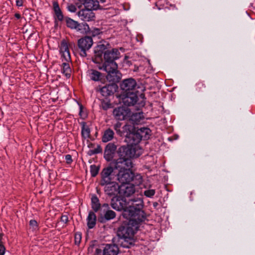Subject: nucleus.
Returning <instances> with one entry per match:
<instances>
[{
	"mask_svg": "<svg viewBox=\"0 0 255 255\" xmlns=\"http://www.w3.org/2000/svg\"><path fill=\"white\" fill-rule=\"evenodd\" d=\"M101 31L100 29L94 28L92 29L90 33L93 36H96L101 33Z\"/></svg>",
	"mask_w": 255,
	"mask_h": 255,
	"instance_id": "58836bf2",
	"label": "nucleus"
},
{
	"mask_svg": "<svg viewBox=\"0 0 255 255\" xmlns=\"http://www.w3.org/2000/svg\"><path fill=\"white\" fill-rule=\"evenodd\" d=\"M117 86L115 84L107 85L100 89V92L104 97H107L114 94L116 91Z\"/></svg>",
	"mask_w": 255,
	"mask_h": 255,
	"instance_id": "a211bd4d",
	"label": "nucleus"
},
{
	"mask_svg": "<svg viewBox=\"0 0 255 255\" xmlns=\"http://www.w3.org/2000/svg\"><path fill=\"white\" fill-rule=\"evenodd\" d=\"M116 217V213L112 210L107 211L105 214V218L107 220L114 219Z\"/></svg>",
	"mask_w": 255,
	"mask_h": 255,
	"instance_id": "7c9ffc66",
	"label": "nucleus"
},
{
	"mask_svg": "<svg viewBox=\"0 0 255 255\" xmlns=\"http://www.w3.org/2000/svg\"><path fill=\"white\" fill-rule=\"evenodd\" d=\"M82 127L81 133L82 137L85 139L88 138L90 136V129L85 122L82 123Z\"/></svg>",
	"mask_w": 255,
	"mask_h": 255,
	"instance_id": "cd10ccee",
	"label": "nucleus"
},
{
	"mask_svg": "<svg viewBox=\"0 0 255 255\" xmlns=\"http://www.w3.org/2000/svg\"><path fill=\"white\" fill-rule=\"evenodd\" d=\"M113 168L110 166L104 168L101 172L102 179L100 182L101 186H104L107 184L113 182L112 173Z\"/></svg>",
	"mask_w": 255,
	"mask_h": 255,
	"instance_id": "9b49d317",
	"label": "nucleus"
},
{
	"mask_svg": "<svg viewBox=\"0 0 255 255\" xmlns=\"http://www.w3.org/2000/svg\"><path fill=\"white\" fill-rule=\"evenodd\" d=\"M101 107L104 110H107L111 107V104L109 102L103 101L101 103Z\"/></svg>",
	"mask_w": 255,
	"mask_h": 255,
	"instance_id": "e433bc0d",
	"label": "nucleus"
},
{
	"mask_svg": "<svg viewBox=\"0 0 255 255\" xmlns=\"http://www.w3.org/2000/svg\"><path fill=\"white\" fill-rule=\"evenodd\" d=\"M29 225L30 228L33 230H36L38 229V224L37 222L34 220H31L29 222Z\"/></svg>",
	"mask_w": 255,
	"mask_h": 255,
	"instance_id": "f704fd0d",
	"label": "nucleus"
},
{
	"mask_svg": "<svg viewBox=\"0 0 255 255\" xmlns=\"http://www.w3.org/2000/svg\"><path fill=\"white\" fill-rule=\"evenodd\" d=\"M206 86L202 82H199L196 84L195 89L197 92H202L205 88Z\"/></svg>",
	"mask_w": 255,
	"mask_h": 255,
	"instance_id": "473e14b6",
	"label": "nucleus"
},
{
	"mask_svg": "<svg viewBox=\"0 0 255 255\" xmlns=\"http://www.w3.org/2000/svg\"><path fill=\"white\" fill-rule=\"evenodd\" d=\"M63 62L62 65V72L66 77L69 78L71 76V70L69 64V62H66L65 61H62Z\"/></svg>",
	"mask_w": 255,
	"mask_h": 255,
	"instance_id": "a878e982",
	"label": "nucleus"
},
{
	"mask_svg": "<svg viewBox=\"0 0 255 255\" xmlns=\"http://www.w3.org/2000/svg\"><path fill=\"white\" fill-rule=\"evenodd\" d=\"M90 172L92 176H96L99 172V168L95 165H92L90 166Z\"/></svg>",
	"mask_w": 255,
	"mask_h": 255,
	"instance_id": "2f4dec72",
	"label": "nucleus"
},
{
	"mask_svg": "<svg viewBox=\"0 0 255 255\" xmlns=\"http://www.w3.org/2000/svg\"><path fill=\"white\" fill-rule=\"evenodd\" d=\"M140 98L142 99V100L138 103V104L140 106H143L144 105V102L143 101L144 98V95L142 94H141L139 96Z\"/></svg>",
	"mask_w": 255,
	"mask_h": 255,
	"instance_id": "c03bdc74",
	"label": "nucleus"
},
{
	"mask_svg": "<svg viewBox=\"0 0 255 255\" xmlns=\"http://www.w3.org/2000/svg\"><path fill=\"white\" fill-rule=\"evenodd\" d=\"M82 235L80 233H76L75 235V243L76 245H79L81 242Z\"/></svg>",
	"mask_w": 255,
	"mask_h": 255,
	"instance_id": "72a5a7b5",
	"label": "nucleus"
},
{
	"mask_svg": "<svg viewBox=\"0 0 255 255\" xmlns=\"http://www.w3.org/2000/svg\"><path fill=\"white\" fill-rule=\"evenodd\" d=\"M151 130L147 128L137 129L134 134H130L132 139V144L137 145L142 139H147L149 138Z\"/></svg>",
	"mask_w": 255,
	"mask_h": 255,
	"instance_id": "423d86ee",
	"label": "nucleus"
},
{
	"mask_svg": "<svg viewBox=\"0 0 255 255\" xmlns=\"http://www.w3.org/2000/svg\"><path fill=\"white\" fill-rule=\"evenodd\" d=\"M106 46L104 44L100 43L95 48V53L97 57H101L103 53L106 51Z\"/></svg>",
	"mask_w": 255,
	"mask_h": 255,
	"instance_id": "bb28decb",
	"label": "nucleus"
},
{
	"mask_svg": "<svg viewBox=\"0 0 255 255\" xmlns=\"http://www.w3.org/2000/svg\"><path fill=\"white\" fill-rule=\"evenodd\" d=\"M60 52L61 54L62 61L70 62L71 57L68 48V43L65 40H62L60 45Z\"/></svg>",
	"mask_w": 255,
	"mask_h": 255,
	"instance_id": "f8f14e48",
	"label": "nucleus"
},
{
	"mask_svg": "<svg viewBox=\"0 0 255 255\" xmlns=\"http://www.w3.org/2000/svg\"><path fill=\"white\" fill-rule=\"evenodd\" d=\"M91 202H92V207L93 209L97 212L100 209L101 205L99 202V200L96 195H94L92 196L91 198Z\"/></svg>",
	"mask_w": 255,
	"mask_h": 255,
	"instance_id": "c85d7f7f",
	"label": "nucleus"
},
{
	"mask_svg": "<svg viewBox=\"0 0 255 255\" xmlns=\"http://www.w3.org/2000/svg\"><path fill=\"white\" fill-rule=\"evenodd\" d=\"M120 57V52L117 49L108 50L105 52L104 58L105 62L99 69L103 70L108 73V75L117 74L118 71V64L115 60Z\"/></svg>",
	"mask_w": 255,
	"mask_h": 255,
	"instance_id": "20e7f679",
	"label": "nucleus"
},
{
	"mask_svg": "<svg viewBox=\"0 0 255 255\" xmlns=\"http://www.w3.org/2000/svg\"><path fill=\"white\" fill-rule=\"evenodd\" d=\"M100 1L101 3H104L106 1V0H100Z\"/></svg>",
	"mask_w": 255,
	"mask_h": 255,
	"instance_id": "603ef678",
	"label": "nucleus"
},
{
	"mask_svg": "<svg viewBox=\"0 0 255 255\" xmlns=\"http://www.w3.org/2000/svg\"><path fill=\"white\" fill-rule=\"evenodd\" d=\"M111 206L116 210H123V216L125 218H131L133 214L136 213L138 217L137 219L140 220L143 214V202L140 198L128 200L125 198H113L111 201Z\"/></svg>",
	"mask_w": 255,
	"mask_h": 255,
	"instance_id": "f257e3e1",
	"label": "nucleus"
},
{
	"mask_svg": "<svg viewBox=\"0 0 255 255\" xmlns=\"http://www.w3.org/2000/svg\"><path fill=\"white\" fill-rule=\"evenodd\" d=\"M122 126L121 123L118 122L114 125V129L118 134L122 135V132L120 131V128Z\"/></svg>",
	"mask_w": 255,
	"mask_h": 255,
	"instance_id": "4c0bfd02",
	"label": "nucleus"
},
{
	"mask_svg": "<svg viewBox=\"0 0 255 255\" xmlns=\"http://www.w3.org/2000/svg\"><path fill=\"white\" fill-rule=\"evenodd\" d=\"M119 162L128 168L132 167L131 158L139 156L142 153V149L136 144L128 143L127 146H122L118 149Z\"/></svg>",
	"mask_w": 255,
	"mask_h": 255,
	"instance_id": "7ed1b4c3",
	"label": "nucleus"
},
{
	"mask_svg": "<svg viewBox=\"0 0 255 255\" xmlns=\"http://www.w3.org/2000/svg\"><path fill=\"white\" fill-rule=\"evenodd\" d=\"M132 181L134 182V184L136 185H140L142 182V176L140 174H134V177Z\"/></svg>",
	"mask_w": 255,
	"mask_h": 255,
	"instance_id": "c756f323",
	"label": "nucleus"
},
{
	"mask_svg": "<svg viewBox=\"0 0 255 255\" xmlns=\"http://www.w3.org/2000/svg\"><path fill=\"white\" fill-rule=\"evenodd\" d=\"M68 10L71 12H75L77 10V7L73 4H70L67 6Z\"/></svg>",
	"mask_w": 255,
	"mask_h": 255,
	"instance_id": "ea45409f",
	"label": "nucleus"
},
{
	"mask_svg": "<svg viewBox=\"0 0 255 255\" xmlns=\"http://www.w3.org/2000/svg\"><path fill=\"white\" fill-rule=\"evenodd\" d=\"M78 0L80 1V2H83V3L89 2V0Z\"/></svg>",
	"mask_w": 255,
	"mask_h": 255,
	"instance_id": "3c124183",
	"label": "nucleus"
},
{
	"mask_svg": "<svg viewBox=\"0 0 255 255\" xmlns=\"http://www.w3.org/2000/svg\"><path fill=\"white\" fill-rule=\"evenodd\" d=\"M65 21L66 25L68 27L71 29H77L78 31L80 30V28H79L80 26V24L77 21L69 17H66L65 18Z\"/></svg>",
	"mask_w": 255,
	"mask_h": 255,
	"instance_id": "4be33fe9",
	"label": "nucleus"
},
{
	"mask_svg": "<svg viewBox=\"0 0 255 255\" xmlns=\"http://www.w3.org/2000/svg\"><path fill=\"white\" fill-rule=\"evenodd\" d=\"M136 82L133 79L129 78L124 80L121 85L123 93L135 92Z\"/></svg>",
	"mask_w": 255,
	"mask_h": 255,
	"instance_id": "1a4fd4ad",
	"label": "nucleus"
},
{
	"mask_svg": "<svg viewBox=\"0 0 255 255\" xmlns=\"http://www.w3.org/2000/svg\"><path fill=\"white\" fill-rule=\"evenodd\" d=\"M114 132L110 128L106 129L102 136V141L104 142H107L112 140L114 138Z\"/></svg>",
	"mask_w": 255,
	"mask_h": 255,
	"instance_id": "5701e85b",
	"label": "nucleus"
},
{
	"mask_svg": "<svg viewBox=\"0 0 255 255\" xmlns=\"http://www.w3.org/2000/svg\"><path fill=\"white\" fill-rule=\"evenodd\" d=\"M144 119L142 112L131 113L128 117V120L131 122L133 124H138L141 120Z\"/></svg>",
	"mask_w": 255,
	"mask_h": 255,
	"instance_id": "aec40b11",
	"label": "nucleus"
},
{
	"mask_svg": "<svg viewBox=\"0 0 255 255\" xmlns=\"http://www.w3.org/2000/svg\"><path fill=\"white\" fill-rule=\"evenodd\" d=\"M53 6L55 19L59 21H62L64 17L58 3L57 2H54Z\"/></svg>",
	"mask_w": 255,
	"mask_h": 255,
	"instance_id": "412c9836",
	"label": "nucleus"
},
{
	"mask_svg": "<svg viewBox=\"0 0 255 255\" xmlns=\"http://www.w3.org/2000/svg\"><path fill=\"white\" fill-rule=\"evenodd\" d=\"M117 149L116 145L113 143H109L106 146L104 151V157L106 160L110 161L112 160Z\"/></svg>",
	"mask_w": 255,
	"mask_h": 255,
	"instance_id": "4468645a",
	"label": "nucleus"
},
{
	"mask_svg": "<svg viewBox=\"0 0 255 255\" xmlns=\"http://www.w3.org/2000/svg\"><path fill=\"white\" fill-rule=\"evenodd\" d=\"M119 248L115 245H106L103 250L104 255H117Z\"/></svg>",
	"mask_w": 255,
	"mask_h": 255,
	"instance_id": "6ab92c4d",
	"label": "nucleus"
},
{
	"mask_svg": "<svg viewBox=\"0 0 255 255\" xmlns=\"http://www.w3.org/2000/svg\"><path fill=\"white\" fill-rule=\"evenodd\" d=\"M80 110L79 115L82 118L84 119L86 117V114L83 112V107L81 105L80 106Z\"/></svg>",
	"mask_w": 255,
	"mask_h": 255,
	"instance_id": "79ce46f5",
	"label": "nucleus"
},
{
	"mask_svg": "<svg viewBox=\"0 0 255 255\" xmlns=\"http://www.w3.org/2000/svg\"><path fill=\"white\" fill-rule=\"evenodd\" d=\"M135 192L134 186L133 184H123L120 187L119 193L125 196L128 197L133 194Z\"/></svg>",
	"mask_w": 255,
	"mask_h": 255,
	"instance_id": "2eb2a0df",
	"label": "nucleus"
},
{
	"mask_svg": "<svg viewBox=\"0 0 255 255\" xmlns=\"http://www.w3.org/2000/svg\"><path fill=\"white\" fill-rule=\"evenodd\" d=\"M123 131L122 133L125 134V140L128 143L132 144V139L130 136L131 134H134L135 132H134V127L130 125H126L123 128Z\"/></svg>",
	"mask_w": 255,
	"mask_h": 255,
	"instance_id": "f3484780",
	"label": "nucleus"
},
{
	"mask_svg": "<svg viewBox=\"0 0 255 255\" xmlns=\"http://www.w3.org/2000/svg\"><path fill=\"white\" fill-rule=\"evenodd\" d=\"M5 248L3 244H0V255H3L5 253Z\"/></svg>",
	"mask_w": 255,
	"mask_h": 255,
	"instance_id": "37998d69",
	"label": "nucleus"
},
{
	"mask_svg": "<svg viewBox=\"0 0 255 255\" xmlns=\"http://www.w3.org/2000/svg\"><path fill=\"white\" fill-rule=\"evenodd\" d=\"M61 221L64 224H66L68 221V218L67 215H63L61 217Z\"/></svg>",
	"mask_w": 255,
	"mask_h": 255,
	"instance_id": "a18cd8bd",
	"label": "nucleus"
},
{
	"mask_svg": "<svg viewBox=\"0 0 255 255\" xmlns=\"http://www.w3.org/2000/svg\"><path fill=\"white\" fill-rule=\"evenodd\" d=\"M104 186L105 192L109 195H115L119 193L120 187L116 182L107 184Z\"/></svg>",
	"mask_w": 255,
	"mask_h": 255,
	"instance_id": "dca6fc26",
	"label": "nucleus"
},
{
	"mask_svg": "<svg viewBox=\"0 0 255 255\" xmlns=\"http://www.w3.org/2000/svg\"><path fill=\"white\" fill-rule=\"evenodd\" d=\"M97 253H98V250H97Z\"/></svg>",
	"mask_w": 255,
	"mask_h": 255,
	"instance_id": "864d4df0",
	"label": "nucleus"
},
{
	"mask_svg": "<svg viewBox=\"0 0 255 255\" xmlns=\"http://www.w3.org/2000/svg\"><path fill=\"white\" fill-rule=\"evenodd\" d=\"M3 234L2 233L0 234V244H2L1 241Z\"/></svg>",
	"mask_w": 255,
	"mask_h": 255,
	"instance_id": "8fccbe9b",
	"label": "nucleus"
},
{
	"mask_svg": "<svg viewBox=\"0 0 255 255\" xmlns=\"http://www.w3.org/2000/svg\"><path fill=\"white\" fill-rule=\"evenodd\" d=\"M96 222V216L94 213L90 212L87 218V226L89 229L94 227Z\"/></svg>",
	"mask_w": 255,
	"mask_h": 255,
	"instance_id": "b1692460",
	"label": "nucleus"
},
{
	"mask_svg": "<svg viewBox=\"0 0 255 255\" xmlns=\"http://www.w3.org/2000/svg\"><path fill=\"white\" fill-rule=\"evenodd\" d=\"M65 159L68 163H70L72 161V157L70 154H67L65 156Z\"/></svg>",
	"mask_w": 255,
	"mask_h": 255,
	"instance_id": "49530a36",
	"label": "nucleus"
},
{
	"mask_svg": "<svg viewBox=\"0 0 255 255\" xmlns=\"http://www.w3.org/2000/svg\"><path fill=\"white\" fill-rule=\"evenodd\" d=\"M79 17L83 21H89L94 20L95 14L89 9H83L77 13Z\"/></svg>",
	"mask_w": 255,
	"mask_h": 255,
	"instance_id": "ddd939ff",
	"label": "nucleus"
},
{
	"mask_svg": "<svg viewBox=\"0 0 255 255\" xmlns=\"http://www.w3.org/2000/svg\"><path fill=\"white\" fill-rule=\"evenodd\" d=\"M155 190L153 189H150L145 190L144 192V195L148 197H151L155 194Z\"/></svg>",
	"mask_w": 255,
	"mask_h": 255,
	"instance_id": "c9c22d12",
	"label": "nucleus"
},
{
	"mask_svg": "<svg viewBox=\"0 0 255 255\" xmlns=\"http://www.w3.org/2000/svg\"><path fill=\"white\" fill-rule=\"evenodd\" d=\"M121 96L123 103L127 106H133L137 102L138 97L136 92L123 93Z\"/></svg>",
	"mask_w": 255,
	"mask_h": 255,
	"instance_id": "9d476101",
	"label": "nucleus"
},
{
	"mask_svg": "<svg viewBox=\"0 0 255 255\" xmlns=\"http://www.w3.org/2000/svg\"><path fill=\"white\" fill-rule=\"evenodd\" d=\"M102 151V150L101 147L100 146H97V148H95L94 150H91V152L93 154H96L101 152Z\"/></svg>",
	"mask_w": 255,
	"mask_h": 255,
	"instance_id": "a19ab883",
	"label": "nucleus"
},
{
	"mask_svg": "<svg viewBox=\"0 0 255 255\" xmlns=\"http://www.w3.org/2000/svg\"><path fill=\"white\" fill-rule=\"evenodd\" d=\"M14 16H15V17L17 19H19V18H21V15H20V14H19V13H15V14H14Z\"/></svg>",
	"mask_w": 255,
	"mask_h": 255,
	"instance_id": "09e8293b",
	"label": "nucleus"
},
{
	"mask_svg": "<svg viewBox=\"0 0 255 255\" xmlns=\"http://www.w3.org/2000/svg\"><path fill=\"white\" fill-rule=\"evenodd\" d=\"M88 73L90 79L93 81H98L101 79L102 74L96 70H90Z\"/></svg>",
	"mask_w": 255,
	"mask_h": 255,
	"instance_id": "393cba45",
	"label": "nucleus"
},
{
	"mask_svg": "<svg viewBox=\"0 0 255 255\" xmlns=\"http://www.w3.org/2000/svg\"><path fill=\"white\" fill-rule=\"evenodd\" d=\"M130 168L123 165L120 169L117 176V180L122 185L128 184L133 179L134 173Z\"/></svg>",
	"mask_w": 255,
	"mask_h": 255,
	"instance_id": "39448f33",
	"label": "nucleus"
},
{
	"mask_svg": "<svg viewBox=\"0 0 255 255\" xmlns=\"http://www.w3.org/2000/svg\"><path fill=\"white\" fill-rule=\"evenodd\" d=\"M136 213L133 214L131 218H126L128 222L127 224L120 228L118 234L124 240L126 244L124 247L129 248V246L132 245L134 243V236L135 232L138 229V224L145 219L144 213L143 211L142 217L138 220L136 217Z\"/></svg>",
	"mask_w": 255,
	"mask_h": 255,
	"instance_id": "f03ea898",
	"label": "nucleus"
},
{
	"mask_svg": "<svg viewBox=\"0 0 255 255\" xmlns=\"http://www.w3.org/2000/svg\"><path fill=\"white\" fill-rule=\"evenodd\" d=\"M23 1L22 0H16V5L17 6H22L23 5Z\"/></svg>",
	"mask_w": 255,
	"mask_h": 255,
	"instance_id": "de8ad7c7",
	"label": "nucleus"
},
{
	"mask_svg": "<svg viewBox=\"0 0 255 255\" xmlns=\"http://www.w3.org/2000/svg\"><path fill=\"white\" fill-rule=\"evenodd\" d=\"M113 114L116 120L123 121L128 119L130 111L127 107L120 106L114 109Z\"/></svg>",
	"mask_w": 255,
	"mask_h": 255,
	"instance_id": "6e6552de",
	"label": "nucleus"
},
{
	"mask_svg": "<svg viewBox=\"0 0 255 255\" xmlns=\"http://www.w3.org/2000/svg\"><path fill=\"white\" fill-rule=\"evenodd\" d=\"M93 44L92 38L90 36H85L80 39L78 41V45L80 51V55L82 57L87 56V51L89 50Z\"/></svg>",
	"mask_w": 255,
	"mask_h": 255,
	"instance_id": "0eeeda50",
	"label": "nucleus"
}]
</instances>
